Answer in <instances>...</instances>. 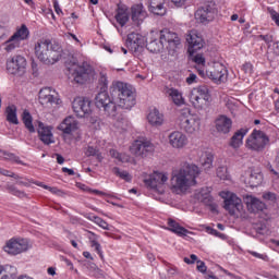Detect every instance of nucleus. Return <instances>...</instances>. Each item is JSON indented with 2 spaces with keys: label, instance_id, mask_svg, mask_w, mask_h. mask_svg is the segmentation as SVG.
Returning <instances> with one entry per match:
<instances>
[{
  "label": "nucleus",
  "instance_id": "f03ea898",
  "mask_svg": "<svg viewBox=\"0 0 279 279\" xmlns=\"http://www.w3.org/2000/svg\"><path fill=\"white\" fill-rule=\"evenodd\" d=\"M35 56L43 64H56L62 58V47L50 39L40 38L34 46Z\"/></svg>",
  "mask_w": 279,
  "mask_h": 279
},
{
  "label": "nucleus",
  "instance_id": "680f3d73",
  "mask_svg": "<svg viewBox=\"0 0 279 279\" xmlns=\"http://www.w3.org/2000/svg\"><path fill=\"white\" fill-rule=\"evenodd\" d=\"M196 260H197V255L195 254H192L190 258L184 257V263H186V265H193V263H195Z\"/></svg>",
  "mask_w": 279,
  "mask_h": 279
},
{
  "label": "nucleus",
  "instance_id": "c03bdc74",
  "mask_svg": "<svg viewBox=\"0 0 279 279\" xmlns=\"http://www.w3.org/2000/svg\"><path fill=\"white\" fill-rule=\"evenodd\" d=\"M16 272V268L10 265L0 266V279H11Z\"/></svg>",
  "mask_w": 279,
  "mask_h": 279
},
{
  "label": "nucleus",
  "instance_id": "473e14b6",
  "mask_svg": "<svg viewBox=\"0 0 279 279\" xmlns=\"http://www.w3.org/2000/svg\"><path fill=\"white\" fill-rule=\"evenodd\" d=\"M132 12V20L135 21V23H143L145 19H147V11H145V7H143V3L134 4L131 8Z\"/></svg>",
  "mask_w": 279,
  "mask_h": 279
},
{
  "label": "nucleus",
  "instance_id": "052dcab7",
  "mask_svg": "<svg viewBox=\"0 0 279 279\" xmlns=\"http://www.w3.org/2000/svg\"><path fill=\"white\" fill-rule=\"evenodd\" d=\"M189 0H171V3L175 5V8H184Z\"/></svg>",
  "mask_w": 279,
  "mask_h": 279
},
{
  "label": "nucleus",
  "instance_id": "de8ad7c7",
  "mask_svg": "<svg viewBox=\"0 0 279 279\" xmlns=\"http://www.w3.org/2000/svg\"><path fill=\"white\" fill-rule=\"evenodd\" d=\"M217 177L220 180H228L230 178V174L228 173V168L226 167H219L217 169Z\"/></svg>",
  "mask_w": 279,
  "mask_h": 279
},
{
  "label": "nucleus",
  "instance_id": "6e6d98bb",
  "mask_svg": "<svg viewBox=\"0 0 279 279\" xmlns=\"http://www.w3.org/2000/svg\"><path fill=\"white\" fill-rule=\"evenodd\" d=\"M185 82H186V84H189V86H191V84H197V75L190 73V75L186 77Z\"/></svg>",
  "mask_w": 279,
  "mask_h": 279
},
{
  "label": "nucleus",
  "instance_id": "13d9d810",
  "mask_svg": "<svg viewBox=\"0 0 279 279\" xmlns=\"http://www.w3.org/2000/svg\"><path fill=\"white\" fill-rule=\"evenodd\" d=\"M207 231L209 234H213V236H219L220 239H226V235L217 231L216 229L208 228Z\"/></svg>",
  "mask_w": 279,
  "mask_h": 279
},
{
  "label": "nucleus",
  "instance_id": "3c124183",
  "mask_svg": "<svg viewBox=\"0 0 279 279\" xmlns=\"http://www.w3.org/2000/svg\"><path fill=\"white\" fill-rule=\"evenodd\" d=\"M248 254H251V256H254V258H259V260H269V256H267V254H260L255 251H248Z\"/></svg>",
  "mask_w": 279,
  "mask_h": 279
},
{
  "label": "nucleus",
  "instance_id": "c85d7f7f",
  "mask_svg": "<svg viewBox=\"0 0 279 279\" xmlns=\"http://www.w3.org/2000/svg\"><path fill=\"white\" fill-rule=\"evenodd\" d=\"M166 97H168V99L172 101L174 106H184V104H186V100L184 99V95L180 89L175 87H167Z\"/></svg>",
  "mask_w": 279,
  "mask_h": 279
},
{
  "label": "nucleus",
  "instance_id": "72a5a7b5",
  "mask_svg": "<svg viewBox=\"0 0 279 279\" xmlns=\"http://www.w3.org/2000/svg\"><path fill=\"white\" fill-rule=\"evenodd\" d=\"M247 136V129L238 130L231 137L229 145L232 149H239L243 145V138Z\"/></svg>",
  "mask_w": 279,
  "mask_h": 279
},
{
  "label": "nucleus",
  "instance_id": "37998d69",
  "mask_svg": "<svg viewBox=\"0 0 279 279\" xmlns=\"http://www.w3.org/2000/svg\"><path fill=\"white\" fill-rule=\"evenodd\" d=\"M213 160H215V157L213 156V154L210 153L203 154L199 161L203 169H205V171H208V169H213Z\"/></svg>",
  "mask_w": 279,
  "mask_h": 279
},
{
  "label": "nucleus",
  "instance_id": "6ab92c4d",
  "mask_svg": "<svg viewBox=\"0 0 279 279\" xmlns=\"http://www.w3.org/2000/svg\"><path fill=\"white\" fill-rule=\"evenodd\" d=\"M168 145L172 149H186L189 147V136L182 131H172L168 134Z\"/></svg>",
  "mask_w": 279,
  "mask_h": 279
},
{
  "label": "nucleus",
  "instance_id": "49530a36",
  "mask_svg": "<svg viewBox=\"0 0 279 279\" xmlns=\"http://www.w3.org/2000/svg\"><path fill=\"white\" fill-rule=\"evenodd\" d=\"M5 190L11 195H14L15 197H20L21 199H23L24 197H27V194H25V192L17 190L16 186H14V185L8 184V185H5Z\"/></svg>",
  "mask_w": 279,
  "mask_h": 279
},
{
  "label": "nucleus",
  "instance_id": "0e129e2a",
  "mask_svg": "<svg viewBox=\"0 0 279 279\" xmlns=\"http://www.w3.org/2000/svg\"><path fill=\"white\" fill-rule=\"evenodd\" d=\"M263 198L274 202V199H276V194L271 192H266L263 194Z\"/></svg>",
  "mask_w": 279,
  "mask_h": 279
},
{
  "label": "nucleus",
  "instance_id": "f704fd0d",
  "mask_svg": "<svg viewBox=\"0 0 279 279\" xmlns=\"http://www.w3.org/2000/svg\"><path fill=\"white\" fill-rule=\"evenodd\" d=\"M109 156H111V158L117 160V162H122V163L129 162L130 165L136 163V159H134V157L125 153H119L117 149H110Z\"/></svg>",
  "mask_w": 279,
  "mask_h": 279
},
{
  "label": "nucleus",
  "instance_id": "5701e85b",
  "mask_svg": "<svg viewBox=\"0 0 279 279\" xmlns=\"http://www.w3.org/2000/svg\"><path fill=\"white\" fill-rule=\"evenodd\" d=\"M57 129L59 130V132H62V134H68V136H71V134L80 130V122H77V119H75V117L69 116L62 120Z\"/></svg>",
  "mask_w": 279,
  "mask_h": 279
},
{
  "label": "nucleus",
  "instance_id": "a18cd8bd",
  "mask_svg": "<svg viewBox=\"0 0 279 279\" xmlns=\"http://www.w3.org/2000/svg\"><path fill=\"white\" fill-rule=\"evenodd\" d=\"M193 61L195 62V64H197L196 70L198 72V75H199V69H202V71H206V58H204V54L194 56Z\"/></svg>",
  "mask_w": 279,
  "mask_h": 279
},
{
  "label": "nucleus",
  "instance_id": "5fc2aeb1",
  "mask_svg": "<svg viewBox=\"0 0 279 279\" xmlns=\"http://www.w3.org/2000/svg\"><path fill=\"white\" fill-rule=\"evenodd\" d=\"M227 108L233 113V112H236V110L239 109V106H236V101L228 100Z\"/></svg>",
  "mask_w": 279,
  "mask_h": 279
},
{
  "label": "nucleus",
  "instance_id": "ea45409f",
  "mask_svg": "<svg viewBox=\"0 0 279 279\" xmlns=\"http://www.w3.org/2000/svg\"><path fill=\"white\" fill-rule=\"evenodd\" d=\"M87 239H89L90 247H94L95 252H97V254H99L100 258H104V253L101 252V244H99V242H97V239H98L97 234L89 231Z\"/></svg>",
  "mask_w": 279,
  "mask_h": 279
},
{
  "label": "nucleus",
  "instance_id": "9b49d317",
  "mask_svg": "<svg viewBox=\"0 0 279 279\" xmlns=\"http://www.w3.org/2000/svg\"><path fill=\"white\" fill-rule=\"evenodd\" d=\"M155 149L154 143L147 138L135 140L130 146V151L135 158H147Z\"/></svg>",
  "mask_w": 279,
  "mask_h": 279
},
{
  "label": "nucleus",
  "instance_id": "79ce46f5",
  "mask_svg": "<svg viewBox=\"0 0 279 279\" xmlns=\"http://www.w3.org/2000/svg\"><path fill=\"white\" fill-rule=\"evenodd\" d=\"M22 121L25 125V128L28 130V132L34 133L36 132V129L34 128L33 118L29 111L24 110L22 114Z\"/></svg>",
  "mask_w": 279,
  "mask_h": 279
},
{
  "label": "nucleus",
  "instance_id": "0eeeda50",
  "mask_svg": "<svg viewBox=\"0 0 279 279\" xmlns=\"http://www.w3.org/2000/svg\"><path fill=\"white\" fill-rule=\"evenodd\" d=\"M189 100L195 110H206L210 106V89L205 85L194 87L190 92Z\"/></svg>",
  "mask_w": 279,
  "mask_h": 279
},
{
  "label": "nucleus",
  "instance_id": "a878e982",
  "mask_svg": "<svg viewBox=\"0 0 279 279\" xmlns=\"http://www.w3.org/2000/svg\"><path fill=\"white\" fill-rule=\"evenodd\" d=\"M244 204L248 213H260L266 208L265 203L254 195L244 196Z\"/></svg>",
  "mask_w": 279,
  "mask_h": 279
},
{
  "label": "nucleus",
  "instance_id": "58836bf2",
  "mask_svg": "<svg viewBox=\"0 0 279 279\" xmlns=\"http://www.w3.org/2000/svg\"><path fill=\"white\" fill-rule=\"evenodd\" d=\"M7 121L13 123V125H19V118L16 116V106L10 105L5 109Z\"/></svg>",
  "mask_w": 279,
  "mask_h": 279
},
{
  "label": "nucleus",
  "instance_id": "cd10ccee",
  "mask_svg": "<svg viewBox=\"0 0 279 279\" xmlns=\"http://www.w3.org/2000/svg\"><path fill=\"white\" fill-rule=\"evenodd\" d=\"M215 128L219 134H230L232 130V119L228 118V116H218L215 121Z\"/></svg>",
  "mask_w": 279,
  "mask_h": 279
},
{
  "label": "nucleus",
  "instance_id": "423d86ee",
  "mask_svg": "<svg viewBox=\"0 0 279 279\" xmlns=\"http://www.w3.org/2000/svg\"><path fill=\"white\" fill-rule=\"evenodd\" d=\"M25 40H29V28H27V25L22 24L21 26H17L11 37L2 44L3 50L7 53H12L17 49H21Z\"/></svg>",
  "mask_w": 279,
  "mask_h": 279
},
{
  "label": "nucleus",
  "instance_id": "bb28decb",
  "mask_svg": "<svg viewBox=\"0 0 279 279\" xmlns=\"http://www.w3.org/2000/svg\"><path fill=\"white\" fill-rule=\"evenodd\" d=\"M160 35L156 32H150L149 39L146 44V48L150 51V53H160L162 49H165V45L162 40L159 39Z\"/></svg>",
  "mask_w": 279,
  "mask_h": 279
},
{
  "label": "nucleus",
  "instance_id": "e433bc0d",
  "mask_svg": "<svg viewBox=\"0 0 279 279\" xmlns=\"http://www.w3.org/2000/svg\"><path fill=\"white\" fill-rule=\"evenodd\" d=\"M168 230L178 234V236H186L189 234V230L186 228L180 226V223L171 218L168 219Z\"/></svg>",
  "mask_w": 279,
  "mask_h": 279
},
{
  "label": "nucleus",
  "instance_id": "4d7b16f0",
  "mask_svg": "<svg viewBox=\"0 0 279 279\" xmlns=\"http://www.w3.org/2000/svg\"><path fill=\"white\" fill-rule=\"evenodd\" d=\"M99 84L102 85V88L108 86V76H106V74L100 73Z\"/></svg>",
  "mask_w": 279,
  "mask_h": 279
},
{
  "label": "nucleus",
  "instance_id": "e2e57ef3",
  "mask_svg": "<svg viewBox=\"0 0 279 279\" xmlns=\"http://www.w3.org/2000/svg\"><path fill=\"white\" fill-rule=\"evenodd\" d=\"M206 264L202 260L197 262V270L201 271V274H206Z\"/></svg>",
  "mask_w": 279,
  "mask_h": 279
},
{
  "label": "nucleus",
  "instance_id": "aec40b11",
  "mask_svg": "<svg viewBox=\"0 0 279 279\" xmlns=\"http://www.w3.org/2000/svg\"><path fill=\"white\" fill-rule=\"evenodd\" d=\"M37 134L39 141L44 145H53L56 143V136H53V128L49 124H45L41 121L37 122Z\"/></svg>",
  "mask_w": 279,
  "mask_h": 279
},
{
  "label": "nucleus",
  "instance_id": "bf43d9fd",
  "mask_svg": "<svg viewBox=\"0 0 279 279\" xmlns=\"http://www.w3.org/2000/svg\"><path fill=\"white\" fill-rule=\"evenodd\" d=\"M259 39L264 40V43H266L267 45L274 43V36L271 35H259Z\"/></svg>",
  "mask_w": 279,
  "mask_h": 279
},
{
  "label": "nucleus",
  "instance_id": "c9c22d12",
  "mask_svg": "<svg viewBox=\"0 0 279 279\" xmlns=\"http://www.w3.org/2000/svg\"><path fill=\"white\" fill-rule=\"evenodd\" d=\"M195 199L202 202L206 206H210L213 204V196H210V187H202L197 190L194 194Z\"/></svg>",
  "mask_w": 279,
  "mask_h": 279
},
{
  "label": "nucleus",
  "instance_id": "774afa93",
  "mask_svg": "<svg viewBox=\"0 0 279 279\" xmlns=\"http://www.w3.org/2000/svg\"><path fill=\"white\" fill-rule=\"evenodd\" d=\"M274 93H275L276 95H278V98L275 100V109H276L277 111H279V89H278V88H275V89H274Z\"/></svg>",
  "mask_w": 279,
  "mask_h": 279
},
{
  "label": "nucleus",
  "instance_id": "f257e3e1",
  "mask_svg": "<svg viewBox=\"0 0 279 279\" xmlns=\"http://www.w3.org/2000/svg\"><path fill=\"white\" fill-rule=\"evenodd\" d=\"M199 167L194 163L185 162L179 169H175L171 173L170 178V191L174 195H184L197 185V178H199Z\"/></svg>",
  "mask_w": 279,
  "mask_h": 279
},
{
  "label": "nucleus",
  "instance_id": "393cba45",
  "mask_svg": "<svg viewBox=\"0 0 279 279\" xmlns=\"http://www.w3.org/2000/svg\"><path fill=\"white\" fill-rule=\"evenodd\" d=\"M146 39L138 33H131L126 38V47L131 51H138V49L145 47Z\"/></svg>",
  "mask_w": 279,
  "mask_h": 279
},
{
  "label": "nucleus",
  "instance_id": "412c9836",
  "mask_svg": "<svg viewBox=\"0 0 279 279\" xmlns=\"http://www.w3.org/2000/svg\"><path fill=\"white\" fill-rule=\"evenodd\" d=\"M187 52L190 56L197 53L201 49H204V38L197 31H191L186 36Z\"/></svg>",
  "mask_w": 279,
  "mask_h": 279
},
{
  "label": "nucleus",
  "instance_id": "4c0bfd02",
  "mask_svg": "<svg viewBox=\"0 0 279 279\" xmlns=\"http://www.w3.org/2000/svg\"><path fill=\"white\" fill-rule=\"evenodd\" d=\"M116 21L119 23V25H121V27H123L128 21H130V12H128V9L118 7Z\"/></svg>",
  "mask_w": 279,
  "mask_h": 279
},
{
  "label": "nucleus",
  "instance_id": "8fccbe9b",
  "mask_svg": "<svg viewBox=\"0 0 279 279\" xmlns=\"http://www.w3.org/2000/svg\"><path fill=\"white\" fill-rule=\"evenodd\" d=\"M242 71L245 73V75H252V73H254V65H252L250 62H245L242 65Z\"/></svg>",
  "mask_w": 279,
  "mask_h": 279
},
{
  "label": "nucleus",
  "instance_id": "7c9ffc66",
  "mask_svg": "<svg viewBox=\"0 0 279 279\" xmlns=\"http://www.w3.org/2000/svg\"><path fill=\"white\" fill-rule=\"evenodd\" d=\"M111 130L113 132H125L128 130V121L123 119V117L119 116V113L116 110V117H109Z\"/></svg>",
  "mask_w": 279,
  "mask_h": 279
},
{
  "label": "nucleus",
  "instance_id": "09e8293b",
  "mask_svg": "<svg viewBox=\"0 0 279 279\" xmlns=\"http://www.w3.org/2000/svg\"><path fill=\"white\" fill-rule=\"evenodd\" d=\"M94 223L99 226V228H102V230H110V225H108V222H106V220L101 219L100 217L95 216Z\"/></svg>",
  "mask_w": 279,
  "mask_h": 279
},
{
  "label": "nucleus",
  "instance_id": "69168bd1",
  "mask_svg": "<svg viewBox=\"0 0 279 279\" xmlns=\"http://www.w3.org/2000/svg\"><path fill=\"white\" fill-rule=\"evenodd\" d=\"M0 175H5L7 178H14V172L0 168Z\"/></svg>",
  "mask_w": 279,
  "mask_h": 279
},
{
  "label": "nucleus",
  "instance_id": "6e6552de",
  "mask_svg": "<svg viewBox=\"0 0 279 279\" xmlns=\"http://www.w3.org/2000/svg\"><path fill=\"white\" fill-rule=\"evenodd\" d=\"M180 128L185 134L195 135L198 134L202 128V119L199 116L192 113L191 111H183L179 118Z\"/></svg>",
  "mask_w": 279,
  "mask_h": 279
},
{
  "label": "nucleus",
  "instance_id": "ddd939ff",
  "mask_svg": "<svg viewBox=\"0 0 279 279\" xmlns=\"http://www.w3.org/2000/svg\"><path fill=\"white\" fill-rule=\"evenodd\" d=\"M217 14H219V11L217 10V3L210 1L205 3L196 11L195 19L198 21V23L208 25V23H213L214 19H217Z\"/></svg>",
  "mask_w": 279,
  "mask_h": 279
},
{
  "label": "nucleus",
  "instance_id": "b1692460",
  "mask_svg": "<svg viewBox=\"0 0 279 279\" xmlns=\"http://www.w3.org/2000/svg\"><path fill=\"white\" fill-rule=\"evenodd\" d=\"M244 184L254 189L263 184V173L258 170L248 169L244 174Z\"/></svg>",
  "mask_w": 279,
  "mask_h": 279
},
{
  "label": "nucleus",
  "instance_id": "2f4dec72",
  "mask_svg": "<svg viewBox=\"0 0 279 279\" xmlns=\"http://www.w3.org/2000/svg\"><path fill=\"white\" fill-rule=\"evenodd\" d=\"M148 10L151 14L157 16H165L167 14V7H165V0H149Z\"/></svg>",
  "mask_w": 279,
  "mask_h": 279
},
{
  "label": "nucleus",
  "instance_id": "864d4df0",
  "mask_svg": "<svg viewBox=\"0 0 279 279\" xmlns=\"http://www.w3.org/2000/svg\"><path fill=\"white\" fill-rule=\"evenodd\" d=\"M85 154L86 156H97L99 158V150L93 146H88Z\"/></svg>",
  "mask_w": 279,
  "mask_h": 279
},
{
  "label": "nucleus",
  "instance_id": "7ed1b4c3",
  "mask_svg": "<svg viewBox=\"0 0 279 279\" xmlns=\"http://www.w3.org/2000/svg\"><path fill=\"white\" fill-rule=\"evenodd\" d=\"M110 95L113 101H116L117 108L130 110V108L136 106V94L134 93V88L128 85V83L113 82L110 87Z\"/></svg>",
  "mask_w": 279,
  "mask_h": 279
},
{
  "label": "nucleus",
  "instance_id": "603ef678",
  "mask_svg": "<svg viewBox=\"0 0 279 279\" xmlns=\"http://www.w3.org/2000/svg\"><path fill=\"white\" fill-rule=\"evenodd\" d=\"M10 34V28L4 25H0V40H3V38H8V35Z\"/></svg>",
  "mask_w": 279,
  "mask_h": 279
},
{
  "label": "nucleus",
  "instance_id": "4be33fe9",
  "mask_svg": "<svg viewBox=\"0 0 279 279\" xmlns=\"http://www.w3.org/2000/svg\"><path fill=\"white\" fill-rule=\"evenodd\" d=\"M72 108L81 119L90 112V100L84 97H76L72 102Z\"/></svg>",
  "mask_w": 279,
  "mask_h": 279
},
{
  "label": "nucleus",
  "instance_id": "338daca9",
  "mask_svg": "<svg viewBox=\"0 0 279 279\" xmlns=\"http://www.w3.org/2000/svg\"><path fill=\"white\" fill-rule=\"evenodd\" d=\"M87 193H93L94 195H106V193L99 191V190H93L90 187H86Z\"/></svg>",
  "mask_w": 279,
  "mask_h": 279
},
{
  "label": "nucleus",
  "instance_id": "20e7f679",
  "mask_svg": "<svg viewBox=\"0 0 279 279\" xmlns=\"http://www.w3.org/2000/svg\"><path fill=\"white\" fill-rule=\"evenodd\" d=\"M66 69L69 71V77L75 84H86L95 80V70L88 65L77 64V60L72 59L66 63Z\"/></svg>",
  "mask_w": 279,
  "mask_h": 279
},
{
  "label": "nucleus",
  "instance_id": "dca6fc26",
  "mask_svg": "<svg viewBox=\"0 0 279 279\" xmlns=\"http://www.w3.org/2000/svg\"><path fill=\"white\" fill-rule=\"evenodd\" d=\"M7 71L11 75H25L27 59L21 54H14L7 60Z\"/></svg>",
  "mask_w": 279,
  "mask_h": 279
},
{
  "label": "nucleus",
  "instance_id": "2eb2a0df",
  "mask_svg": "<svg viewBox=\"0 0 279 279\" xmlns=\"http://www.w3.org/2000/svg\"><path fill=\"white\" fill-rule=\"evenodd\" d=\"M225 197V209L229 211V215L233 217H239L243 215V201L236 196V194L231 192L222 193Z\"/></svg>",
  "mask_w": 279,
  "mask_h": 279
},
{
  "label": "nucleus",
  "instance_id": "39448f33",
  "mask_svg": "<svg viewBox=\"0 0 279 279\" xmlns=\"http://www.w3.org/2000/svg\"><path fill=\"white\" fill-rule=\"evenodd\" d=\"M199 76L210 80L214 84H225L228 82V68L219 61L207 63L205 70L199 69Z\"/></svg>",
  "mask_w": 279,
  "mask_h": 279
},
{
  "label": "nucleus",
  "instance_id": "a211bd4d",
  "mask_svg": "<svg viewBox=\"0 0 279 279\" xmlns=\"http://www.w3.org/2000/svg\"><path fill=\"white\" fill-rule=\"evenodd\" d=\"M167 182H169V173L163 171H154L147 179L144 180V184L154 191L165 189V184H167Z\"/></svg>",
  "mask_w": 279,
  "mask_h": 279
},
{
  "label": "nucleus",
  "instance_id": "9d476101",
  "mask_svg": "<svg viewBox=\"0 0 279 279\" xmlns=\"http://www.w3.org/2000/svg\"><path fill=\"white\" fill-rule=\"evenodd\" d=\"M245 145L251 151H263L269 145V136L266 132L254 129L246 138Z\"/></svg>",
  "mask_w": 279,
  "mask_h": 279
},
{
  "label": "nucleus",
  "instance_id": "f3484780",
  "mask_svg": "<svg viewBox=\"0 0 279 279\" xmlns=\"http://www.w3.org/2000/svg\"><path fill=\"white\" fill-rule=\"evenodd\" d=\"M39 104L44 108H51L52 106H60L62 100L56 89L51 87H44L39 90Z\"/></svg>",
  "mask_w": 279,
  "mask_h": 279
},
{
  "label": "nucleus",
  "instance_id": "c756f323",
  "mask_svg": "<svg viewBox=\"0 0 279 279\" xmlns=\"http://www.w3.org/2000/svg\"><path fill=\"white\" fill-rule=\"evenodd\" d=\"M147 121L153 128H161V125H165V113L157 108L150 109L147 114Z\"/></svg>",
  "mask_w": 279,
  "mask_h": 279
},
{
  "label": "nucleus",
  "instance_id": "a19ab883",
  "mask_svg": "<svg viewBox=\"0 0 279 279\" xmlns=\"http://www.w3.org/2000/svg\"><path fill=\"white\" fill-rule=\"evenodd\" d=\"M112 173H114L117 178H120V180H123L124 182H132V173H130L128 170L114 167L112 168Z\"/></svg>",
  "mask_w": 279,
  "mask_h": 279
},
{
  "label": "nucleus",
  "instance_id": "1a4fd4ad",
  "mask_svg": "<svg viewBox=\"0 0 279 279\" xmlns=\"http://www.w3.org/2000/svg\"><path fill=\"white\" fill-rule=\"evenodd\" d=\"M159 40H161L170 56H173L182 45L180 35L168 28H163L159 32Z\"/></svg>",
  "mask_w": 279,
  "mask_h": 279
},
{
  "label": "nucleus",
  "instance_id": "f8f14e48",
  "mask_svg": "<svg viewBox=\"0 0 279 279\" xmlns=\"http://www.w3.org/2000/svg\"><path fill=\"white\" fill-rule=\"evenodd\" d=\"M95 99L96 108L102 109L107 117H117V101H114V98H110L108 92L98 93Z\"/></svg>",
  "mask_w": 279,
  "mask_h": 279
},
{
  "label": "nucleus",
  "instance_id": "4468645a",
  "mask_svg": "<svg viewBox=\"0 0 279 279\" xmlns=\"http://www.w3.org/2000/svg\"><path fill=\"white\" fill-rule=\"evenodd\" d=\"M27 250H29V240L23 238H11L3 246V251L9 256H19V254H23Z\"/></svg>",
  "mask_w": 279,
  "mask_h": 279
}]
</instances>
